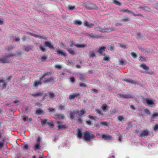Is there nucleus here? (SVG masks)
<instances>
[{
    "label": "nucleus",
    "mask_w": 158,
    "mask_h": 158,
    "mask_svg": "<svg viewBox=\"0 0 158 158\" xmlns=\"http://www.w3.org/2000/svg\"><path fill=\"white\" fill-rule=\"evenodd\" d=\"M74 23L75 24L78 25H81L82 24V23L81 21L76 20L74 21Z\"/></svg>",
    "instance_id": "e433bc0d"
},
{
    "label": "nucleus",
    "mask_w": 158,
    "mask_h": 158,
    "mask_svg": "<svg viewBox=\"0 0 158 158\" xmlns=\"http://www.w3.org/2000/svg\"><path fill=\"white\" fill-rule=\"evenodd\" d=\"M97 28L98 29V31L101 32L102 33H110L114 31L115 30L114 28H111L110 27H98L94 28V29L96 30Z\"/></svg>",
    "instance_id": "f03ea898"
},
{
    "label": "nucleus",
    "mask_w": 158,
    "mask_h": 158,
    "mask_svg": "<svg viewBox=\"0 0 158 158\" xmlns=\"http://www.w3.org/2000/svg\"><path fill=\"white\" fill-rule=\"evenodd\" d=\"M104 56L103 60L105 61H108L110 59V57L109 56H105V54L102 55Z\"/></svg>",
    "instance_id": "a19ab883"
},
{
    "label": "nucleus",
    "mask_w": 158,
    "mask_h": 158,
    "mask_svg": "<svg viewBox=\"0 0 158 158\" xmlns=\"http://www.w3.org/2000/svg\"><path fill=\"white\" fill-rule=\"evenodd\" d=\"M113 2L114 4L118 6H121V3L116 0H113Z\"/></svg>",
    "instance_id": "c9c22d12"
},
{
    "label": "nucleus",
    "mask_w": 158,
    "mask_h": 158,
    "mask_svg": "<svg viewBox=\"0 0 158 158\" xmlns=\"http://www.w3.org/2000/svg\"><path fill=\"white\" fill-rule=\"evenodd\" d=\"M39 48L40 50L43 52H45L46 51V49L44 48V47L43 46L41 45H39Z\"/></svg>",
    "instance_id": "58836bf2"
},
{
    "label": "nucleus",
    "mask_w": 158,
    "mask_h": 158,
    "mask_svg": "<svg viewBox=\"0 0 158 158\" xmlns=\"http://www.w3.org/2000/svg\"><path fill=\"white\" fill-rule=\"evenodd\" d=\"M158 116V113H156L153 114L151 116V118H152L155 119L156 118V117Z\"/></svg>",
    "instance_id": "ea45409f"
},
{
    "label": "nucleus",
    "mask_w": 158,
    "mask_h": 158,
    "mask_svg": "<svg viewBox=\"0 0 158 158\" xmlns=\"http://www.w3.org/2000/svg\"><path fill=\"white\" fill-rule=\"evenodd\" d=\"M48 110L50 112H53L55 110L54 108H49Z\"/></svg>",
    "instance_id": "0e129e2a"
},
{
    "label": "nucleus",
    "mask_w": 158,
    "mask_h": 158,
    "mask_svg": "<svg viewBox=\"0 0 158 158\" xmlns=\"http://www.w3.org/2000/svg\"><path fill=\"white\" fill-rule=\"evenodd\" d=\"M75 8V6H68V9L70 10H73Z\"/></svg>",
    "instance_id": "69168bd1"
},
{
    "label": "nucleus",
    "mask_w": 158,
    "mask_h": 158,
    "mask_svg": "<svg viewBox=\"0 0 158 158\" xmlns=\"http://www.w3.org/2000/svg\"><path fill=\"white\" fill-rule=\"evenodd\" d=\"M107 106L106 104H103L102 107L101 108L102 109V110L104 111L107 108Z\"/></svg>",
    "instance_id": "79ce46f5"
},
{
    "label": "nucleus",
    "mask_w": 158,
    "mask_h": 158,
    "mask_svg": "<svg viewBox=\"0 0 158 158\" xmlns=\"http://www.w3.org/2000/svg\"><path fill=\"white\" fill-rule=\"evenodd\" d=\"M140 67L144 70H148V72H146V73L150 75H153L154 73L151 69H150L149 67L144 64H142L140 65Z\"/></svg>",
    "instance_id": "20e7f679"
},
{
    "label": "nucleus",
    "mask_w": 158,
    "mask_h": 158,
    "mask_svg": "<svg viewBox=\"0 0 158 158\" xmlns=\"http://www.w3.org/2000/svg\"><path fill=\"white\" fill-rule=\"evenodd\" d=\"M145 101L147 104L150 106L151 107H152L153 106H152V105L155 104V103L153 99H149L147 98H146Z\"/></svg>",
    "instance_id": "ddd939ff"
},
{
    "label": "nucleus",
    "mask_w": 158,
    "mask_h": 158,
    "mask_svg": "<svg viewBox=\"0 0 158 158\" xmlns=\"http://www.w3.org/2000/svg\"><path fill=\"white\" fill-rule=\"evenodd\" d=\"M149 135V131L148 130H143L139 135L140 137H143L144 136H147Z\"/></svg>",
    "instance_id": "6ab92c4d"
},
{
    "label": "nucleus",
    "mask_w": 158,
    "mask_h": 158,
    "mask_svg": "<svg viewBox=\"0 0 158 158\" xmlns=\"http://www.w3.org/2000/svg\"><path fill=\"white\" fill-rule=\"evenodd\" d=\"M82 138L86 141H89L94 139L95 138V136L88 131H85L83 133Z\"/></svg>",
    "instance_id": "f257e3e1"
},
{
    "label": "nucleus",
    "mask_w": 158,
    "mask_h": 158,
    "mask_svg": "<svg viewBox=\"0 0 158 158\" xmlns=\"http://www.w3.org/2000/svg\"><path fill=\"white\" fill-rule=\"evenodd\" d=\"M123 80L124 82L131 84H136L137 83V82L136 81L130 78H125L123 79Z\"/></svg>",
    "instance_id": "6e6552de"
},
{
    "label": "nucleus",
    "mask_w": 158,
    "mask_h": 158,
    "mask_svg": "<svg viewBox=\"0 0 158 158\" xmlns=\"http://www.w3.org/2000/svg\"><path fill=\"white\" fill-rule=\"evenodd\" d=\"M42 95L43 93L41 92H39L36 94H31V95L34 97L41 96Z\"/></svg>",
    "instance_id": "bb28decb"
},
{
    "label": "nucleus",
    "mask_w": 158,
    "mask_h": 158,
    "mask_svg": "<svg viewBox=\"0 0 158 158\" xmlns=\"http://www.w3.org/2000/svg\"><path fill=\"white\" fill-rule=\"evenodd\" d=\"M85 26L88 27L89 28H91L94 26V24L92 23H89L87 21H85L84 23Z\"/></svg>",
    "instance_id": "f3484780"
},
{
    "label": "nucleus",
    "mask_w": 158,
    "mask_h": 158,
    "mask_svg": "<svg viewBox=\"0 0 158 158\" xmlns=\"http://www.w3.org/2000/svg\"><path fill=\"white\" fill-rule=\"evenodd\" d=\"M48 94L49 95V98H53L55 97L54 94L52 92H48Z\"/></svg>",
    "instance_id": "c756f323"
},
{
    "label": "nucleus",
    "mask_w": 158,
    "mask_h": 158,
    "mask_svg": "<svg viewBox=\"0 0 158 158\" xmlns=\"http://www.w3.org/2000/svg\"><path fill=\"white\" fill-rule=\"evenodd\" d=\"M23 120L24 122L27 121L28 120V117L26 115H24L23 116Z\"/></svg>",
    "instance_id": "8fccbe9b"
},
{
    "label": "nucleus",
    "mask_w": 158,
    "mask_h": 158,
    "mask_svg": "<svg viewBox=\"0 0 158 158\" xmlns=\"http://www.w3.org/2000/svg\"><path fill=\"white\" fill-rule=\"evenodd\" d=\"M96 112L98 114L101 115H102V112L100 111L99 110L97 109L96 110Z\"/></svg>",
    "instance_id": "052dcab7"
},
{
    "label": "nucleus",
    "mask_w": 158,
    "mask_h": 158,
    "mask_svg": "<svg viewBox=\"0 0 158 158\" xmlns=\"http://www.w3.org/2000/svg\"><path fill=\"white\" fill-rule=\"evenodd\" d=\"M80 95L79 93H75L73 94L70 95H69V100H71L75 98H76Z\"/></svg>",
    "instance_id": "dca6fc26"
},
{
    "label": "nucleus",
    "mask_w": 158,
    "mask_h": 158,
    "mask_svg": "<svg viewBox=\"0 0 158 158\" xmlns=\"http://www.w3.org/2000/svg\"><path fill=\"white\" fill-rule=\"evenodd\" d=\"M57 54L60 55L62 56H66V53L65 51L60 50L59 49H57L56 51Z\"/></svg>",
    "instance_id": "2eb2a0df"
},
{
    "label": "nucleus",
    "mask_w": 158,
    "mask_h": 158,
    "mask_svg": "<svg viewBox=\"0 0 158 158\" xmlns=\"http://www.w3.org/2000/svg\"><path fill=\"white\" fill-rule=\"evenodd\" d=\"M131 55L134 58H136L137 57V55L134 52H131Z\"/></svg>",
    "instance_id": "680f3d73"
},
{
    "label": "nucleus",
    "mask_w": 158,
    "mask_h": 158,
    "mask_svg": "<svg viewBox=\"0 0 158 158\" xmlns=\"http://www.w3.org/2000/svg\"><path fill=\"white\" fill-rule=\"evenodd\" d=\"M100 124L101 125H104L106 126H108L109 125L108 123L106 122H102L100 123Z\"/></svg>",
    "instance_id": "49530a36"
},
{
    "label": "nucleus",
    "mask_w": 158,
    "mask_h": 158,
    "mask_svg": "<svg viewBox=\"0 0 158 158\" xmlns=\"http://www.w3.org/2000/svg\"><path fill=\"white\" fill-rule=\"evenodd\" d=\"M68 52L72 55H75V53L74 51L71 48H69L67 49Z\"/></svg>",
    "instance_id": "c85d7f7f"
},
{
    "label": "nucleus",
    "mask_w": 158,
    "mask_h": 158,
    "mask_svg": "<svg viewBox=\"0 0 158 158\" xmlns=\"http://www.w3.org/2000/svg\"><path fill=\"white\" fill-rule=\"evenodd\" d=\"M40 39L47 40V38L45 35H40Z\"/></svg>",
    "instance_id": "5fc2aeb1"
},
{
    "label": "nucleus",
    "mask_w": 158,
    "mask_h": 158,
    "mask_svg": "<svg viewBox=\"0 0 158 158\" xmlns=\"http://www.w3.org/2000/svg\"><path fill=\"white\" fill-rule=\"evenodd\" d=\"M121 11L123 12H127L131 13H132L131 11L129 10L128 9H126L125 10H122Z\"/></svg>",
    "instance_id": "a18cd8bd"
},
{
    "label": "nucleus",
    "mask_w": 158,
    "mask_h": 158,
    "mask_svg": "<svg viewBox=\"0 0 158 158\" xmlns=\"http://www.w3.org/2000/svg\"><path fill=\"white\" fill-rule=\"evenodd\" d=\"M106 49V47L104 46H102L100 47L97 50V52L99 53L100 55H102L103 52H104Z\"/></svg>",
    "instance_id": "9b49d317"
},
{
    "label": "nucleus",
    "mask_w": 158,
    "mask_h": 158,
    "mask_svg": "<svg viewBox=\"0 0 158 158\" xmlns=\"http://www.w3.org/2000/svg\"><path fill=\"white\" fill-rule=\"evenodd\" d=\"M144 112L145 114H150V111L147 108H146L144 109Z\"/></svg>",
    "instance_id": "09e8293b"
},
{
    "label": "nucleus",
    "mask_w": 158,
    "mask_h": 158,
    "mask_svg": "<svg viewBox=\"0 0 158 158\" xmlns=\"http://www.w3.org/2000/svg\"><path fill=\"white\" fill-rule=\"evenodd\" d=\"M41 123L42 126L45 125L47 123V119H41Z\"/></svg>",
    "instance_id": "473e14b6"
},
{
    "label": "nucleus",
    "mask_w": 158,
    "mask_h": 158,
    "mask_svg": "<svg viewBox=\"0 0 158 158\" xmlns=\"http://www.w3.org/2000/svg\"><path fill=\"white\" fill-rule=\"evenodd\" d=\"M144 10H145L146 11L151 12L152 10L148 6H145L144 7Z\"/></svg>",
    "instance_id": "f704fd0d"
},
{
    "label": "nucleus",
    "mask_w": 158,
    "mask_h": 158,
    "mask_svg": "<svg viewBox=\"0 0 158 158\" xmlns=\"http://www.w3.org/2000/svg\"><path fill=\"white\" fill-rule=\"evenodd\" d=\"M75 46L77 48H84L85 47V45L84 44H75Z\"/></svg>",
    "instance_id": "72a5a7b5"
},
{
    "label": "nucleus",
    "mask_w": 158,
    "mask_h": 158,
    "mask_svg": "<svg viewBox=\"0 0 158 158\" xmlns=\"http://www.w3.org/2000/svg\"><path fill=\"white\" fill-rule=\"evenodd\" d=\"M102 138L104 140H112V137L108 134H102L101 135Z\"/></svg>",
    "instance_id": "1a4fd4ad"
},
{
    "label": "nucleus",
    "mask_w": 158,
    "mask_h": 158,
    "mask_svg": "<svg viewBox=\"0 0 158 158\" xmlns=\"http://www.w3.org/2000/svg\"><path fill=\"white\" fill-rule=\"evenodd\" d=\"M41 80L40 81H34V85L36 87H37L39 85H42V83L41 81Z\"/></svg>",
    "instance_id": "412c9836"
},
{
    "label": "nucleus",
    "mask_w": 158,
    "mask_h": 158,
    "mask_svg": "<svg viewBox=\"0 0 158 158\" xmlns=\"http://www.w3.org/2000/svg\"><path fill=\"white\" fill-rule=\"evenodd\" d=\"M71 81L73 83L75 81V80L73 77H71L70 78Z\"/></svg>",
    "instance_id": "774afa93"
},
{
    "label": "nucleus",
    "mask_w": 158,
    "mask_h": 158,
    "mask_svg": "<svg viewBox=\"0 0 158 158\" xmlns=\"http://www.w3.org/2000/svg\"><path fill=\"white\" fill-rule=\"evenodd\" d=\"M44 45L48 47L51 49H54L53 46L51 44V42L49 41H46L44 42Z\"/></svg>",
    "instance_id": "4468645a"
},
{
    "label": "nucleus",
    "mask_w": 158,
    "mask_h": 158,
    "mask_svg": "<svg viewBox=\"0 0 158 158\" xmlns=\"http://www.w3.org/2000/svg\"><path fill=\"white\" fill-rule=\"evenodd\" d=\"M119 62L120 64L121 65H123L126 64L125 61L122 58L119 60Z\"/></svg>",
    "instance_id": "7c9ffc66"
},
{
    "label": "nucleus",
    "mask_w": 158,
    "mask_h": 158,
    "mask_svg": "<svg viewBox=\"0 0 158 158\" xmlns=\"http://www.w3.org/2000/svg\"><path fill=\"white\" fill-rule=\"evenodd\" d=\"M28 146L27 144H25L23 147V148L25 150H27L28 149Z\"/></svg>",
    "instance_id": "e2e57ef3"
},
{
    "label": "nucleus",
    "mask_w": 158,
    "mask_h": 158,
    "mask_svg": "<svg viewBox=\"0 0 158 158\" xmlns=\"http://www.w3.org/2000/svg\"><path fill=\"white\" fill-rule=\"evenodd\" d=\"M76 114L77 116V110H74L73 112L71 111L70 114V118L73 119L74 118V116Z\"/></svg>",
    "instance_id": "4be33fe9"
},
{
    "label": "nucleus",
    "mask_w": 158,
    "mask_h": 158,
    "mask_svg": "<svg viewBox=\"0 0 158 158\" xmlns=\"http://www.w3.org/2000/svg\"><path fill=\"white\" fill-rule=\"evenodd\" d=\"M79 86H80L81 87H87L86 85L85 84L82 83L80 84Z\"/></svg>",
    "instance_id": "bf43d9fd"
},
{
    "label": "nucleus",
    "mask_w": 158,
    "mask_h": 158,
    "mask_svg": "<svg viewBox=\"0 0 158 158\" xmlns=\"http://www.w3.org/2000/svg\"><path fill=\"white\" fill-rule=\"evenodd\" d=\"M118 119L119 121L121 122L124 120V118L122 116H118Z\"/></svg>",
    "instance_id": "3c124183"
},
{
    "label": "nucleus",
    "mask_w": 158,
    "mask_h": 158,
    "mask_svg": "<svg viewBox=\"0 0 158 158\" xmlns=\"http://www.w3.org/2000/svg\"><path fill=\"white\" fill-rule=\"evenodd\" d=\"M41 140V139L40 137L39 136L36 139V143L33 146V148L35 150H36L40 149L41 148L40 141Z\"/></svg>",
    "instance_id": "7ed1b4c3"
},
{
    "label": "nucleus",
    "mask_w": 158,
    "mask_h": 158,
    "mask_svg": "<svg viewBox=\"0 0 158 158\" xmlns=\"http://www.w3.org/2000/svg\"><path fill=\"white\" fill-rule=\"evenodd\" d=\"M89 38H99L100 37V36L98 34H95L93 33L90 34H87L86 35Z\"/></svg>",
    "instance_id": "9d476101"
},
{
    "label": "nucleus",
    "mask_w": 158,
    "mask_h": 158,
    "mask_svg": "<svg viewBox=\"0 0 158 158\" xmlns=\"http://www.w3.org/2000/svg\"><path fill=\"white\" fill-rule=\"evenodd\" d=\"M55 116L56 118L63 119L64 118V115L61 114H56L55 115Z\"/></svg>",
    "instance_id": "b1692460"
},
{
    "label": "nucleus",
    "mask_w": 158,
    "mask_h": 158,
    "mask_svg": "<svg viewBox=\"0 0 158 158\" xmlns=\"http://www.w3.org/2000/svg\"><path fill=\"white\" fill-rule=\"evenodd\" d=\"M29 38V36H23L22 37V40L23 41H25L27 39H28Z\"/></svg>",
    "instance_id": "4d7b16f0"
},
{
    "label": "nucleus",
    "mask_w": 158,
    "mask_h": 158,
    "mask_svg": "<svg viewBox=\"0 0 158 158\" xmlns=\"http://www.w3.org/2000/svg\"><path fill=\"white\" fill-rule=\"evenodd\" d=\"M58 107L61 110H64L65 109V108H64V106H62L61 104H59L58 105Z\"/></svg>",
    "instance_id": "603ef678"
},
{
    "label": "nucleus",
    "mask_w": 158,
    "mask_h": 158,
    "mask_svg": "<svg viewBox=\"0 0 158 158\" xmlns=\"http://www.w3.org/2000/svg\"><path fill=\"white\" fill-rule=\"evenodd\" d=\"M130 20V19L129 18L127 17L124 18L123 19H122L121 20L122 21L125 22H128Z\"/></svg>",
    "instance_id": "37998d69"
},
{
    "label": "nucleus",
    "mask_w": 158,
    "mask_h": 158,
    "mask_svg": "<svg viewBox=\"0 0 158 158\" xmlns=\"http://www.w3.org/2000/svg\"><path fill=\"white\" fill-rule=\"evenodd\" d=\"M86 123L89 126H90L92 124L91 121L90 120H87L85 121Z\"/></svg>",
    "instance_id": "13d9d810"
},
{
    "label": "nucleus",
    "mask_w": 158,
    "mask_h": 158,
    "mask_svg": "<svg viewBox=\"0 0 158 158\" xmlns=\"http://www.w3.org/2000/svg\"><path fill=\"white\" fill-rule=\"evenodd\" d=\"M77 116L78 117H82L86 113V111L85 108H83L79 111L77 110Z\"/></svg>",
    "instance_id": "0eeeda50"
},
{
    "label": "nucleus",
    "mask_w": 158,
    "mask_h": 158,
    "mask_svg": "<svg viewBox=\"0 0 158 158\" xmlns=\"http://www.w3.org/2000/svg\"><path fill=\"white\" fill-rule=\"evenodd\" d=\"M43 111L41 109L37 110L36 111V114H40Z\"/></svg>",
    "instance_id": "c03bdc74"
},
{
    "label": "nucleus",
    "mask_w": 158,
    "mask_h": 158,
    "mask_svg": "<svg viewBox=\"0 0 158 158\" xmlns=\"http://www.w3.org/2000/svg\"><path fill=\"white\" fill-rule=\"evenodd\" d=\"M94 5L91 3H88L85 5V8L87 9L91 10L94 9Z\"/></svg>",
    "instance_id": "aec40b11"
},
{
    "label": "nucleus",
    "mask_w": 158,
    "mask_h": 158,
    "mask_svg": "<svg viewBox=\"0 0 158 158\" xmlns=\"http://www.w3.org/2000/svg\"><path fill=\"white\" fill-rule=\"evenodd\" d=\"M54 67L55 68L58 69H61L62 68L61 66L59 64L55 65Z\"/></svg>",
    "instance_id": "864d4df0"
},
{
    "label": "nucleus",
    "mask_w": 158,
    "mask_h": 158,
    "mask_svg": "<svg viewBox=\"0 0 158 158\" xmlns=\"http://www.w3.org/2000/svg\"><path fill=\"white\" fill-rule=\"evenodd\" d=\"M77 135L79 138H81L82 137L81 131V130L78 129L77 130Z\"/></svg>",
    "instance_id": "a878e982"
},
{
    "label": "nucleus",
    "mask_w": 158,
    "mask_h": 158,
    "mask_svg": "<svg viewBox=\"0 0 158 158\" xmlns=\"http://www.w3.org/2000/svg\"><path fill=\"white\" fill-rule=\"evenodd\" d=\"M120 47L121 48H127V47L123 44H119Z\"/></svg>",
    "instance_id": "6e6d98bb"
},
{
    "label": "nucleus",
    "mask_w": 158,
    "mask_h": 158,
    "mask_svg": "<svg viewBox=\"0 0 158 158\" xmlns=\"http://www.w3.org/2000/svg\"><path fill=\"white\" fill-rule=\"evenodd\" d=\"M23 46L24 47V50L26 52H28L30 50H31L33 48V46L32 45H29L27 47L25 46Z\"/></svg>",
    "instance_id": "5701e85b"
},
{
    "label": "nucleus",
    "mask_w": 158,
    "mask_h": 158,
    "mask_svg": "<svg viewBox=\"0 0 158 158\" xmlns=\"http://www.w3.org/2000/svg\"><path fill=\"white\" fill-rule=\"evenodd\" d=\"M52 73L51 71L47 72L43 74L42 76L40 78V80H42V79L45 78V77L47 76H51L52 74Z\"/></svg>",
    "instance_id": "a211bd4d"
},
{
    "label": "nucleus",
    "mask_w": 158,
    "mask_h": 158,
    "mask_svg": "<svg viewBox=\"0 0 158 158\" xmlns=\"http://www.w3.org/2000/svg\"><path fill=\"white\" fill-rule=\"evenodd\" d=\"M10 60L7 59L6 57L5 56L3 57L0 58V63H10Z\"/></svg>",
    "instance_id": "f8f14e48"
},
{
    "label": "nucleus",
    "mask_w": 158,
    "mask_h": 158,
    "mask_svg": "<svg viewBox=\"0 0 158 158\" xmlns=\"http://www.w3.org/2000/svg\"><path fill=\"white\" fill-rule=\"evenodd\" d=\"M54 79H55L54 77L51 76L48 78H46L43 81V82L44 84L51 83L54 82Z\"/></svg>",
    "instance_id": "39448f33"
},
{
    "label": "nucleus",
    "mask_w": 158,
    "mask_h": 158,
    "mask_svg": "<svg viewBox=\"0 0 158 158\" xmlns=\"http://www.w3.org/2000/svg\"><path fill=\"white\" fill-rule=\"evenodd\" d=\"M14 48V47H13L12 46H9L8 47L7 50L8 51L12 49H13Z\"/></svg>",
    "instance_id": "338daca9"
},
{
    "label": "nucleus",
    "mask_w": 158,
    "mask_h": 158,
    "mask_svg": "<svg viewBox=\"0 0 158 158\" xmlns=\"http://www.w3.org/2000/svg\"><path fill=\"white\" fill-rule=\"evenodd\" d=\"M114 46L113 45H110L108 46L107 48L108 50L112 51L114 48Z\"/></svg>",
    "instance_id": "de8ad7c7"
},
{
    "label": "nucleus",
    "mask_w": 158,
    "mask_h": 158,
    "mask_svg": "<svg viewBox=\"0 0 158 158\" xmlns=\"http://www.w3.org/2000/svg\"><path fill=\"white\" fill-rule=\"evenodd\" d=\"M59 123L60 122L58 121L57 122V124H58V125L57 126L58 129H65L67 128L66 125H60L59 124Z\"/></svg>",
    "instance_id": "393cba45"
},
{
    "label": "nucleus",
    "mask_w": 158,
    "mask_h": 158,
    "mask_svg": "<svg viewBox=\"0 0 158 158\" xmlns=\"http://www.w3.org/2000/svg\"><path fill=\"white\" fill-rule=\"evenodd\" d=\"M117 96L118 98H122L130 99L133 98L132 96L130 94H119L117 95Z\"/></svg>",
    "instance_id": "423d86ee"
},
{
    "label": "nucleus",
    "mask_w": 158,
    "mask_h": 158,
    "mask_svg": "<svg viewBox=\"0 0 158 158\" xmlns=\"http://www.w3.org/2000/svg\"><path fill=\"white\" fill-rule=\"evenodd\" d=\"M28 34H29L35 37V38H39L40 39V35L35 34L32 33H30V32H28Z\"/></svg>",
    "instance_id": "2f4dec72"
},
{
    "label": "nucleus",
    "mask_w": 158,
    "mask_h": 158,
    "mask_svg": "<svg viewBox=\"0 0 158 158\" xmlns=\"http://www.w3.org/2000/svg\"><path fill=\"white\" fill-rule=\"evenodd\" d=\"M136 37L139 40H143L144 38L143 36L141 35V33H137Z\"/></svg>",
    "instance_id": "cd10ccee"
},
{
    "label": "nucleus",
    "mask_w": 158,
    "mask_h": 158,
    "mask_svg": "<svg viewBox=\"0 0 158 158\" xmlns=\"http://www.w3.org/2000/svg\"><path fill=\"white\" fill-rule=\"evenodd\" d=\"M96 56L95 53L94 51L91 52L89 54V56L90 57L93 58Z\"/></svg>",
    "instance_id": "4c0bfd02"
}]
</instances>
